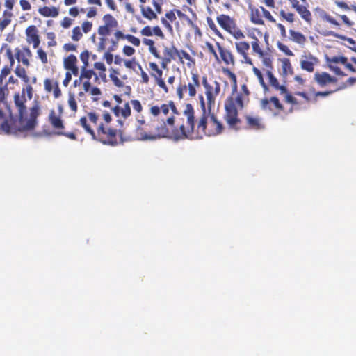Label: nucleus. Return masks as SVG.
Returning a JSON list of instances; mask_svg holds the SVG:
<instances>
[{"mask_svg":"<svg viewBox=\"0 0 356 356\" xmlns=\"http://www.w3.org/2000/svg\"><path fill=\"white\" fill-rule=\"evenodd\" d=\"M261 10L262 17L264 16L266 19H268L270 22L275 23V22H276L275 19L272 16V15L270 14V13L268 10H267L263 6H261Z\"/></svg>","mask_w":356,"mask_h":356,"instance_id":"nucleus-51","label":"nucleus"},{"mask_svg":"<svg viewBox=\"0 0 356 356\" xmlns=\"http://www.w3.org/2000/svg\"><path fill=\"white\" fill-rule=\"evenodd\" d=\"M248 8L250 10V19L252 23L257 25H264L261 6L258 8L254 6L250 5Z\"/></svg>","mask_w":356,"mask_h":356,"instance_id":"nucleus-23","label":"nucleus"},{"mask_svg":"<svg viewBox=\"0 0 356 356\" xmlns=\"http://www.w3.org/2000/svg\"><path fill=\"white\" fill-rule=\"evenodd\" d=\"M13 14L12 11L5 10L3 12L2 16L0 17V32H3L7 26H8L12 22Z\"/></svg>","mask_w":356,"mask_h":356,"instance_id":"nucleus-28","label":"nucleus"},{"mask_svg":"<svg viewBox=\"0 0 356 356\" xmlns=\"http://www.w3.org/2000/svg\"><path fill=\"white\" fill-rule=\"evenodd\" d=\"M37 54L43 64H47L48 63L47 54L43 49H38Z\"/></svg>","mask_w":356,"mask_h":356,"instance_id":"nucleus-58","label":"nucleus"},{"mask_svg":"<svg viewBox=\"0 0 356 356\" xmlns=\"http://www.w3.org/2000/svg\"><path fill=\"white\" fill-rule=\"evenodd\" d=\"M126 40H127L131 44H132L135 47H139L140 45V39L133 35L127 34Z\"/></svg>","mask_w":356,"mask_h":356,"instance_id":"nucleus-49","label":"nucleus"},{"mask_svg":"<svg viewBox=\"0 0 356 356\" xmlns=\"http://www.w3.org/2000/svg\"><path fill=\"white\" fill-rule=\"evenodd\" d=\"M238 41L235 42V47L238 54H239L243 58L244 63L247 64H252V59L248 56V51L250 50V44L245 41Z\"/></svg>","mask_w":356,"mask_h":356,"instance_id":"nucleus-18","label":"nucleus"},{"mask_svg":"<svg viewBox=\"0 0 356 356\" xmlns=\"http://www.w3.org/2000/svg\"><path fill=\"white\" fill-rule=\"evenodd\" d=\"M200 86V76L197 73H191V81L188 84L180 83L176 89V93L179 100L184 97V94L188 92L190 97H194L197 94V88Z\"/></svg>","mask_w":356,"mask_h":356,"instance_id":"nucleus-9","label":"nucleus"},{"mask_svg":"<svg viewBox=\"0 0 356 356\" xmlns=\"http://www.w3.org/2000/svg\"><path fill=\"white\" fill-rule=\"evenodd\" d=\"M248 36L252 39L251 41V46L253 53L257 54L259 57H264V53L260 46L259 39L255 37L254 35H248Z\"/></svg>","mask_w":356,"mask_h":356,"instance_id":"nucleus-35","label":"nucleus"},{"mask_svg":"<svg viewBox=\"0 0 356 356\" xmlns=\"http://www.w3.org/2000/svg\"><path fill=\"white\" fill-rule=\"evenodd\" d=\"M227 74L233 82V90L225 102L224 120L230 129L238 131L242 127V121L238 117V110L243 108V94L237 93L236 76L232 72L227 70Z\"/></svg>","mask_w":356,"mask_h":356,"instance_id":"nucleus-4","label":"nucleus"},{"mask_svg":"<svg viewBox=\"0 0 356 356\" xmlns=\"http://www.w3.org/2000/svg\"><path fill=\"white\" fill-rule=\"evenodd\" d=\"M197 121L195 110L191 104H186L182 116L179 112L177 115H170L166 119L161 118L159 125L154 126L152 132H145L138 129L137 138L143 140H154L161 138H170L176 140L191 137L196 131Z\"/></svg>","mask_w":356,"mask_h":356,"instance_id":"nucleus-1","label":"nucleus"},{"mask_svg":"<svg viewBox=\"0 0 356 356\" xmlns=\"http://www.w3.org/2000/svg\"><path fill=\"white\" fill-rule=\"evenodd\" d=\"M220 26L231 34L235 39L241 40L245 38L243 32L237 28L236 20L230 16L221 14L216 17Z\"/></svg>","mask_w":356,"mask_h":356,"instance_id":"nucleus-8","label":"nucleus"},{"mask_svg":"<svg viewBox=\"0 0 356 356\" xmlns=\"http://www.w3.org/2000/svg\"><path fill=\"white\" fill-rule=\"evenodd\" d=\"M8 90L6 86L0 87V132L7 134L8 121L6 120V114L3 111L2 104L4 103Z\"/></svg>","mask_w":356,"mask_h":356,"instance_id":"nucleus-15","label":"nucleus"},{"mask_svg":"<svg viewBox=\"0 0 356 356\" xmlns=\"http://www.w3.org/2000/svg\"><path fill=\"white\" fill-rule=\"evenodd\" d=\"M26 41L29 44H33V48L38 47L40 43V38L38 34V29L35 26H29L26 29Z\"/></svg>","mask_w":356,"mask_h":356,"instance_id":"nucleus-19","label":"nucleus"},{"mask_svg":"<svg viewBox=\"0 0 356 356\" xmlns=\"http://www.w3.org/2000/svg\"><path fill=\"white\" fill-rule=\"evenodd\" d=\"M177 56L179 57V60L183 63L182 60L185 59L187 62V65L188 67H191L192 65L195 64L194 59L191 56V55L186 52L185 50H178V54Z\"/></svg>","mask_w":356,"mask_h":356,"instance_id":"nucleus-38","label":"nucleus"},{"mask_svg":"<svg viewBox=\"0 0 356 356\" xmlns=\"http://www.w3.org/2000/svg\"><path fill=\"white\" fill-rule=\"evenodd\" d=\"M103 21L104 24L99 26L97 33L99 35L106 37L111 33L113 29L118 27V22L111 14L104 15L103 17Z\"/></svg>","mask_w":356,"mask_h":356,"instance_id":"nucleus-12","label":"nucleus"},{"mask_svg":"<svg viewBox=\"0 0 356 356\" xmlns=\"http://www.w3.org/2000/svg\"><path fill=\"white\" fill-rule=\"evenodd\" d=\"M104 58L105 59L107 64L111 65L114 60V56L111 54V51H109L108 49V51L106 52L104 55Z\"/></svg>","mask_w":356,"mask_h":356,"instance_id":"nucleus-63","label":"nucleus"},{"mask_svg":"<svg viewBox=\"0 0 356 356\" xmlns=\"http://www.w3.org/2000/svg\"><path fill=\"white\" fill-rule=\"evenodd\" d=\"M282 68L283 71L285 73H287L289 71L291 73H293V69L291 64L290 60L288 58H284L282 61Z\"/></svg>","mask_w":356,"mask_h":356,"instance_id":"nucleus-54","label":"nucleus"},{"mask_svg":"<svg viewBox=\"0 0 356 356\" xmlns=\"http://www.w3.org/2000/svg\"><path fill=\"white\" fill-rule=\"evenodd\" d=\"M38 13L45 17H56L58 14V9L54 6L52 7H48V6H44L42 8H40L38 9Z\"/></svg>","mask_w":356,"mask_h":356,"instance_id":"nucleus-32","label":"nucleus"},{"mask_svg":"<svg viewBox=\"0 0 356 356\" xmlns=\"http://www.w3.org/2000/svg\"><path fill=\"white\" fill-rule=\"evenodd\" d=\"M92 77H94L95 83L99 81L98 75L92 70H87L86 67H82L81 74L79 76V81L86 79L90 81Z\"/></svg>","mask_w":356,"mask_h":356,"instance_id":"nucleus-33","label":"nucleus"},{"mask_svg":"<svg viewBox=\"0 0 356 356\" xmlns=\"http://www.w3.org/2000/svg\"><path fill=\"white\" fill-rule=\"evenodd\" d=\"M16 58L17 60L19 61V62H22V63L28 67L30 63H29V58L31 57L32 56V54H31V50L26 47V48H24L22 50H19L18 49L16 52Z\"/></svg>","mask_w":356,"mask_h":356,"instance_id":"nucleus-26","label":"nucleus"},{"mask_svg":"<svg viewBox=\"0 0 356 356\" xmlns=\"http://www.w3.org/2000/svg\"><path fill=\"white\" fill-rule=\"evenodd\" d=\"M99 115L95 112H88L86 116L81 117L79 120V124L81 126L85 131L92 136V139H96V133L92 126L97 127Z\"/></svg>","mask_w":356,"mask_h":356,"instance_id":"nucleus-11","label":"nucleus"},{"mask_svg":"<svg viewBox=\"0 0 356 356\" xmlns=\"http://www.w3.org/2000/svg\"><path fill=\"white\" fill-rule=\"evenodd\" d=\"M113 113L117 117H122L124 119L131 115V108L129 103H126L124 107L115 106L113 108Z\"/></svg>","mask_w":356,"mask_h":356,"instance_id":"nucleus-30","label":"nucleus"},{"mask_svg":"<svg viewBox=\"0 0 356 356\" xmlns=\"http://www.w3.org/2000/svg\"><path fill=\"white\" fill-rule=\"evenodd\" d=\"M68 105L73 112H76L78 106L74 95L72 94L69 95Z\"/></svg>","mask_w":356,"mask_h":356,"instance_id":"nucleus-46","label":"nucleus"},{"mask_svg":"<svg viewBox=\"0 0 356 356\" xmlns=\"http://www.w3.org/2000/svg\"><path fill=\"white\" fill-rule=\"evenodd\" d=\"M318 59L311 53H309L301 56L300 65L302 70L308 72H313L315 65H318Z\"/></svg>","mask_w":356,"mask_h":356,"instance_id":"nucleus-16","label":"nucleus"},{"mask_svg":"<svg viewBox=\"0 0 356 356\" xmlns=\"http://www.w3.org/2000/svg\"><path fill=\"white\" fill-rule=\"evenodd\" d=\"M6 56L9 60L10 65L4 66L0 73V82L1 83L4 79L10 73L13 65L15 63L14 56L10 49L6 50Z\"/></svg>","mask_w":356,"mask_h":356,"instance_id":"nucleus-25","label":"nucleus"},{"mask_svg":"<svg viewBox=\"0 0 356 356\" xmlns=\"http://www.w3.org/2000/svg\"><path fill=\"white\" fill-rule=\"evenodd\" d=\"M314 81L321 86L324 87L330 83H337V79L330 76L327 72H316Z\"/></svg>","mask_w":356,"mask_h":356,"instance_id":"nucleus-20","label":"nucleus"},{"mask_svg":"<svg viewBox=\"0 0 356 356\" xmlns=\"http://www.w3.org/2000/svg\"><path fill=\"white\" fill-rule=\"evenodd\" d=\"M150 75L154 79L156 83L161 88L165 93L169 92L168 88L166 86L163 79V71L160 69L156 63L150 62L149 63Z\"/></svg>","mask_w":356,"mask_h":356,"instance_id":"nucleus-13","label":"nucleus"},{"mask_svg":"<svg viewBox=\"0 0 356 356\" xmlns=\"http://www.w3.org/2000/svg\"><path fill=\"white\" fill-rule=\"evenodd\" d=\"M135 49L128 45H125L122 49V53L127 56H131L135 54Z\"/></svg>","mask_w":356,"mask_h":356,"instance_id":"nucleus-60","label":"nucleus"},{"mask_svg":"<svg viewBox=\"0 0 356 356\" xmlns=\"http://www.w3.org/2000/svg\"><path fill=\"white\" fill-rule=\"evenodd\" d=\"M90 54L88 51L86 50L81 52L80 55V59L83 63V67H87L88 65V60H89Z\"/></svg>","mask_w":356,"mask_h":356,"instance_id":"nucleus-56","label":"nucleus"},{"mask_svg":"<svg viewBox=\"0 0 356 356\" xmlns=\"http://www.w3.org/2000/svg\"><path fill=\"white\" fill-rule=\"evenodd\" d=\"M118 74H119V72H118V70H116L115 69H111V74H110L111 80L115 86H117L118 88L123 87L124 83L122 80H120L118 78Z\"/></svg>","mask_w":356,"mask_h":356,"instance_id":"nucleus-39","label":"nucleus"},{"mask_svg":"<svg viewBox=\"0 0 356 356\" xmlns=\"http://www.w3.org/2000/svg\"><path fill=\"white\" fill-rule=\"evenodd\" d=\"M202 84L206 96V108L211 110L216 104V99L221 92L220 83L217 81H209L207 76L202 77Z\"/></svg>","mask_w":356,"mask_h":356,"instance_id":"nucleus-7","label":"nucleus"},{"mask_svg":"<svg viewBox=\"0 0 356 356\" xmlns=\"http://www.w3.org/2000/svg\"><path fill=\"white\" fill-rule=\"evenodd\" d=\"M58 81H54L50 79H46L44 81V89L47 92H51L53 90L54 84L57 83Z\"/></svg>","mask_w":356,"mask_h":356,"instance_id":"nucleus-47","label":"nucleus"},{"mask_svg":"<svg viewBox=\"0 0 356 356\" xmlns=\"http://www.w3.org/2000/svg\"><path fill=\"white\" fill-rule=\"evenodd\" d=\"M253 71H254V74L257 76V78H258V79L259 81V83L262 86L264 89V90H267L268 89V86H267V85L265 83V82L264 81L263 75H262V73L261 72V71L259 69L256 68V67L253 68Z\"/></svg>","mask_w":356,"mask_h":356,"instance_id":"nucleus-48","label":"nucleus"},{"mask_svg":"<svg viewBox=\"0 0 356 356\" xmlns=\"http://www.w3.org/2000/svg\"><path fill=\"white\" fill-rule=\"evenodd\" d=\"M113 113L117 117H122L124 119L131 115V108L129 103H126L124 107L115 106L113 108Z\"/></svg>","mask_w":356,"mask_h":356,"instance_id":"nucleus-31","label":"nucleus"},{"mask_svg":"<svg viewBox=\"0 0 356 356\" xmlns=\"http://www.w3.org/2000/svg\"><path fill=\"white\" fill-rule=\"evenodd\" d=\"M163 58L172 61L175 59V56H177L178 49L174 46L171 47H165L163 51Z\"/></svg>","mask_w":356,"mask_h":356,"instance_id":"nucleus-36","label":"nucleus"},{"mask_svg":"<svg viewBox=\"0 0 356 356\" xmlns=\"http://www.w3.org/2000/svg\"><path fill=\"white\" fill-rule=\"evenodd\" d=\"M277 47H278V49L282 51L283 53H284L287 56H293V53L292 52L291 50H290V49L285 44L281 43V42H278L277 44Z\"/></svg>","mask_w":356,"mask_h":356,"instance_id":"nucleus-55","label":"nucleus"},{"mask_svg":"<svg viewBox=\"0 0 356 356\" xmlns=\"http://www.w3.org/2000/svg\"><path fill=\"white\" fill-rule=\"evenodd\" d=\"M152 35H155L161 38H164V34L159 26H154L153 28H152Z\"/></svg>","mask_w":356,"mask_h":356,"instance_id":"nucleus-64","label":"nucleus"},{"mask_svg":"<svg viewBox=\"0 0 356 356\" xmlns=\"http://www.w3.org/2000/svg\"><path fill=\"white\" fill-rule=\"evenodd\" d=\"M83 34L81 31V29L79 26H75L72 29V39L74 41H79L82 38Z\"/></svg>","mask_w":356,"mask_h":356,"instance_id":"nucleus-45","label":"nucleus"},{"mask_svg":"<svg viewBox=\"0 0 356 356\" xmlns=\"http://www.w3.org/2000/svg\"><path fill=\"white\" fill-rule=\"evenodd\" d=\"M26 99L24 97V91L22 93H15L13 97V104L7 106L8 116L7 134H16L35 129L38 121L37 118L40 115V106L38 102H35L29 108V114H27L26 106Z\"/></svg>","mask_w":356,"mask_h":356,"instance_id":"nucleus-2","label":"nucleus"},{"mask_svg":"<svg viewBox=\"0 0 356 356\" xmlns=\"http://www.w3.org/2000/svg\"><path fill=\"white\" fill-rule=\"evenodd\" d=\"M131 104L133 106V108L137 111L138 113H140L143 110V106L140 102V101L137 99H133L131 101Z\"/></svg>","mask_w":356,"mask_h":356,"instance_id":"nucleus-61","label":"nucleus"},{"mask_svg":"<svg viewBox=\"0 0 356 356\" xmlns=\"http://www.w3.org/2000/svg\"><path fill=\"white\" fill-rule=\"evenodd\" d=\"M118 122L120 124V128L119 129L108 127L103 123L99 124L97 127L95 140L103 144L111 146H115L128 140L129 138L124 135V130L122 129L123 127L122 122L121 120H118Z\"/></svg>","mask_w":356,"mask_h":356,"instance_id":"nucleus-6","label":"nucleus"},{"mask_svg":"<svg viewBox=\"0 0 356 356\" xmlns=\"http://www.w3.org/2000/svg\"><path fill=\"white\" fill-rule=\"evenodd\" d=\"M138 69L140 71L141 82L147 84L149 81V77L148 74L143 70L140 65H138Z\"/></svg>","mask_w":356,"mask_h":356,"instance_id":"nucleus-57","label":"nucleus"},{"mask_svg":"<svg viewBox=\"0 0 356 356\" xmlns=\"http://www.w3.org/2000/svg\"><path fill=\"white\" fill-rule=\"evenodd\" d=\"M60 113L56 114L54 110H51L49 115V122L55 129H63L64 124L61 119L62 108L59 106Z\"/></svg>","mask_w":356,"mask_h":356,"instance_id":"nucleus-22","label":"nucleus"},{"mask_svg":"<svg viewBox=\"0 0 356 356\" xmlns=\"http://www.w3.org/2000/svg\"><path fill=\"white\" fill-rule=\"evenodd\" d=\"M335 3L337 4V6L345 10H349L350 9H352L353 10H354L355 13H356V6H352L351 7H349L347 3H346L345 2L343 1H336Z\"/></svg>","mask_w":356,"mask_h":356,"instance_id":"nucleus-59","label":"nucleus"},{"mask_svg":"<svg viewBox=\"0 0 356 356\" xmlns=\"http://www.w3.org/2000/svg\"><path fill=\"white\" fill-rule=\"evenodd\" d=\"M15 74L21 78L25 83L29 82V77L26 74V72L24 68L17 66L15 70Z\"/></svg>","mask_w":356,"mask_h":356,"instance_id":"nucleus-41","label":"nucleus"},{"mask_svg":"<svg viewBox=\"0 0 356 356\" xmlns=\"http://www.w3.org/2000/svg\"><path fill=\"white\" fill-rule=\"evenodd\" d=\"M47 38L49 40L47 42L49 47H54L57 44L56 41V35L54 32L47 33Z\"/></svg>","mask_w":356,"mask_h":356,"instance_id":"nucleus-50","label":"nucleus"},{"mask_svg":"<svg viewBox=\"0 0 356 356\" xmlns=\"http://www.w3.org/2000/svg\"><path fill=\"white\" fill-rule=\"evenodd\" d=\"M321 17L322 19L324 21H326L333 25H335V26H339V24L338 23V22L334 18H333L332 16H330L329 14H327L325 12H323L321 15Z\"/></svg>","mask_w":356,"mask_h":356,"instance_id":"nucleus-44","label":"nucleus"},{"mask_svg":"<svg viewBox=\"0 0 356 356\" xmlns=\"http://www.w3.org/2000/svg\"><path fill=\"white\" fill-rule=\"evenodd\" d=\"M176 20V16L174 10L167 12L165 17H161V21L162 24L170 32L172 33L173 29L171 25L174 21Z\"/></svg>","mask_w":356,"mask_h":356,"instance_id":"nucleus-27","label":"nucleus"},{"mask_svg":"<svg viewBox=\"0 0 356 356\" xmlns=\"http://www.w3.org/2000/svg\"><path fill=\"white\" fill-rule=\"evenodd\" d=\"M94 67L95 70L99 71V77L102 79H106V67L104 64L102 62H96L94 64Z\"/></svg>","mask_w":356,"mask_h":356,"instance_id":"nucleus-43","label":"nucleus"},{"mask_svg":"<svg viewBox=\"0 0 356 356\" xmlns=\"http://www.w3.org/2000/svg\"><path fill=\"white\" fill-rule=\"evenodd\" d=\"M124 65H125V67L128 69H131V70H135V67L136 66L138 65H139L136 60V58H133L132 59H130V60H125L124 61Z\"/></svg>","mask_w":356,"mask_h":356,"instance_id":"nucleus-53","label":"nucleus"},{"mask_svg":"<svg viewBox=\"0 0 356 356\" xmlns=\"http://www.w3.org/2000/svg\"><path fill=\"white\" fill-rule=\"evenodd\" d=\"M77 58L73 55L70 54L64 59V67L70 71L74 75L77 76L79 74V67L76 65Z\"/></svg>","mask_w":356,"mask_h":356,"instance_id":"nucleus-24","label":"nucleus"},{"mask_svg":"<svg viewBox=\"0 0 356 356\" xmlns=\"http://www.w3.org/2000/svg\"><path fill=\"white\" fill-rule=\"evenodd\" d=\"M339 89H340L339 88H337V89H335L334 90H327V91H322V92L321 91L316 92L315 89L314 88H312L310 90V91L312 93H314V101L316 102L318 97H327V96L332 94L333 92H334L336 91H338Z\"/></svg>","mask_w":356,"mask_h":356,"instance_id":"nucleus-40","label":"nucleus"},{"mask_svg":"<svg viewBox=\"0 0 356 356\" xmlns=\"http://www.w3.org/2000/svg\"><path fill=\"white\" fill-rule=\"evenodd\" d=\"M199 102L202 111V115L197 120L196 132L207 136H216L222 133L224 127L218 120L211 110L206 108L205 100L202 95H199Z\"/></svg>","mask_w":356,"mask_h":356,"instance_id":"nucleus-5","label":"nucleus"},{"mask_svg":"<svg viewBox=\"0 0 356 356\" xmlns=\"http://www.w3.org/2000/svg\"><path fill=\"white\" fill-rule=\"evenodd\" d=\"M289 34H290V40L293 42L302 45L306 42V38L305 36L299 31H296L293 29L289 30Z\"/></svg>","mask_w":356,"mask_h":356,"instance_id":"nucleus-34","label":"nucleus"},{"mask_svg":"<svg viewBox=\"0 0 356 356\" xmlns=\"http://www.w3.org/2000/svg\"><path fill=\"white\" fill-rule=\"evenodd\" d=\"M152 3L155 8V11L149 6H145L144 5H140V6L142 15L149 20L156 19L158 18L157 14H161L163 12L162 3L156 0H152Z\"/></svg>","mask_w":356,"mask_h":356,"instance_id":"nucleus-14","label":"nucleus"},{"mask_svg":"<svg viewBox=\"0 0 356 356\" xmlns=\"http://www.w3.org/2000/svg\"><path fill=\"white\" fill-rule=\"evenodd\" d=\"M347 58L344 56H333L330 59V64L332 63H341L344 65L346 63Z\"/></svg>","mask_w":356,"mask_h":356,"instance_id":"nucleus-52","label":"nucleus"},{"mask_svg":"<svg viewBox=\"0 0 356 356\" xmlns=\"http://www.w3.org/2000/svg\"><path fill=\"white\" fill-rule=\"evenodd\" d=\"M170 110L172 111L171 115H178L179 111L173 101H169L167 104H163L161 106L157 105L151 106L149 113L154 117L157 118L156 125L161 122V118L166 119L168 116Z\"/></svg>","mask_w":356,"mask_h":356,"instance_id":"nucleus-10","label":"nucleus"},{"mask_svg":"<svg viewBox=\"0 0 356 356\" xmlns=\"http://www.w3.org/2000/svg\"><path fill=\"white\" fill-rule=\"evenodd\" d=\"M296 11L299 14L300 17L308 24H312V15L307 6L301 5Z\"/></svg>","mask_w":356,"mask_h":356,"instance_id":"nucleus-29","label":"nucleus"},{"mask_svg":"<svg viewBox=\"0 0 356 356\" xmlns=\"http://www.w3.org/2000/svg\"><path fill=\"white\" fill-rule=\"evenodd\" d=\"M244 119L245 121V128L248 129L259 131L265 128L262 119L258 115L246 114L244 116Z\"/></svg>","mask_w":356,"mask_h":356,"instance_id":"nucleus-17","label":"nucleus"},{"mask_svg":"<svg viewBox=\"0 0 356 356\" xmlns=\"http://www.w3.org/2000/svg\"><path fill=\"white\" fill-rule=\"evenodd\" d=\"M126 35L121 31L117 30L114 33L115 40L112 39L111 40V45L108 47L109 51H115L118 48L119 40L126 39Z\"/></svg>","mask_w":356,"mask_h":356,"instance_id":"nucleus-37","label":"nucleus"},{"mask_svg":"<svg viewBox=\"0 0 356 356\" xmlns=\"http://www.w3.org/2000/svg\"><path fill=\"white\" fill-rule=\"evenodd\" d=\"M216 47L220 54L221 60L224 63L229 65H234L235 60L234 56L232 51L227 49L223 47L219 42H216Z\"/></svg>","mask_w":356,"mask_h":356,"instance_id":"nucleus-21","label":"nucleus"},{"mask_svg":"<svg viewBox=\"0 0 356 356\" xmlns=\"http://www.w3.org/2000/svg\"><path fill=\"white\" fill-rule=\"evenodd\" d=\"M279 15L282 19H284L289 23H293L295 21V15L293 13H286L284 10H280Z\"/></svg>","mask_w":356,"mask_h":356,"instance_id":"nucleus-42","label":"nucleus"},{"mask_svg":"<svg viewBox=\"0 0 356 356\" xmlns=\"http://www.w3.org/2000/svg\"><path fill=\"white\" fill-rule=\"evenodd\" d=\"M267 76L270 85L275 90H278L280 95H284V101L286 103L290 104L291 106L298 104V99L293 97L285 86L280 84L278 80L270 71L267 72ZM260 107L264 111L271 113L274 117H282V114L286 115L293 111V106L286 111L283 104L276 96L261 99L260 100Z\"/></svg>","mask_w":356,"mask_h":356,"instance_id":"nucleus-3","label":"nucleus"},{"mask_svg":"<svg viewBox=\"0 0 356 356\" xmlns=\"http://www.w3.org/2000/svg\"><path fill=\"white\" fill-rule=\"evenodd\" d=\"M82 30L85 33L90 32L92 27V23L89 21H86L82 23Z\"/></svg>","mask_w":356,"mask_h":356,"instance_id":"nucleus-62","label":"nucleus"}]
</instances>
